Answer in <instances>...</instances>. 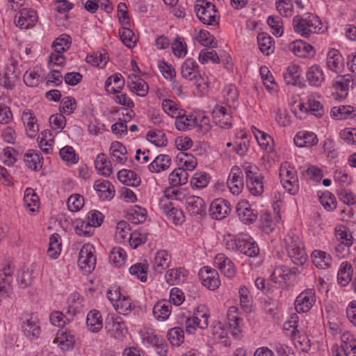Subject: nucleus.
Instances as JSON below:
<instances>
[{"instance_id":"obj_19","label":"nucleus","mask_w":356,"mask_h":356,"mask_svg":"<svg viewBox=\"0 0 356 356\" xmlns=\"http://www.w3.org/2000/svg\"><path fill=\"white\" fill-rule=\"evenodd\" d=\"M289 49L296 56L302 58L312 57L315 51L312 45L302 40H296L289 44Z\"/></svg>"},{"instance_id":"obj_4","label":"nucleus","mask_w":356,"mask_h":356,"mask_svg":"<svg viewBox=\"0 0 356 356\" xmlns=\"http://www.w3.org/2000/svg\"><path fill=\"white\" fill-rule=\"evenodd\" d=\"M78 264L81 268L90 273L95 267L96 257L94 255V247L90 244H85L82 246L79 255Z\"/></svg>"},{"instance_id":"obj_13","label":"nucleus","mask_w":356,"mask_h":356,"mask_svg":"<svg viewBox=\"0 0 356 356\" xmlns=\"http://www.w3.org/2000/svg\"><path fill=\"white\" fill-rule=\"evenodd\" d=\"M214 265L229 278H232L236 275V271L234 263L224 254L220 253L215 257Z\"/></svg>"},{"instance_id":"obj_31","label":"nucleus","mask_w":356,"mask_h":356,"mask_svg":"<svg viewBox=\"0 0 356 356\" xmlns=\"http://www.w3.org/2000/svg\"><path fill=\"white\" fill-rule=\"evenodd\" d=\"M342 348L346 356H356V340L354 336L347 332L341 335Z\"/></svg>"},{"instance_id":"obj_52","label":"nucleus","mask_w":356,"mask_h":356,"mask_svg":"<svg viewBox=\"0 0 356 356\" xmlns=\"http://www.w3.org/2000/svg\"><path fill=\"white\" fill-rule=\"evenodd\" d=\"M17 79V76L15 74L14 70L8 68L7 72L2 76H0V84L6 89L11 90L13 88Z\"/></svg>"},{"instance_id":"obj_36","label":"nucleus","mask_w":356,"mask_h":356,"mask_svg":"<svg viewBox=\"0 0 356 356\" xmlns=\"http://www.w3.org/2000/svg\"><path fill=\"white\" fill-rule=\"evenodd\" d=\"M284 79L287 85L300 86L301 81L299 66L293 65L288 67L286 72L284 74Z\"/></svg>"},{"instance_id":"obj_46","label":"nucleus","mask_w":356,"mask_h":356,"mask_svg":"<svg viewBox=\"0 0 356 356\" xmlns=\"http://www.w3.org/2000/svg\"><path fill=\"white\" fill-rule=\"evenodd\" d=\"M319 201L322 206L328 211H333L337 207V201L334 195L329 191H325L318 195Z\"/></svg>"},{"instance_id":"obj_41","label":"nucleus","mask_w":356,"mask_h":356,"mask_svg":"<svg viewBox=\"0 0 356 356\" xmlns=\"http://www.w3.org/2000/svg\"><path fill=\"white\" fill-rule=\"evenodd\" d=\"M95 168L101 172V174L104 177H109L112 173V168L106 157V155L101 153L97 155L96 160L95 161Z\"/></svg>"},{"instance_id":"obj_7","label":"nucleus","mask_w":356,"mask_h":356,"mask_svg":"<svg viewBox=\"0 0 356 356\" xmlns=\"http://www.w3.org/2000/svg\"><path fill=\"white\" fill-rule=\"evenodd\" d=\"M335 236L337 241L339 243L334 246V250L337 253L343 254L346 248H349L353 244V236L349 232L347 227L339 225L335 229Z\"/></svg>"},{"instance_id":"obj_26","label":"nucleus","mask_w":356,"mask_h":356,"mask_svg":"<svg viewBox=\"0 0 356 356\" xmlns=\"http://www.w3.org/2000/svg\"><path fill=\"white\" fill-rule=\"evenodd\" d=\"M294 143L300 147H311L317 144L318 138L313 132H299L294 138Z\"/></svg>"},{"instance_id":"obj_58","label":"nucleus","mask_w":356,"mask_h":356,"mask_svg":"<svg viewBox=\"0 0 356 356\" xmlns=\"http://www.w3.org/2000/svg\"><path fill=\"white\" fill-rule=\"evenodd\" d=\"M108 60V58L107 53L105 52L104 50L103 53L97 51L92 55L87 56L86 57V62L94 66H98L100 64H103L104 65L107 63Z\"/></svg>"},{"instance_id":"obj_22","label":"nucleus","mask_w":356,"mask_h":356,"mask_svg":"<svg viewBox=\"0 0 356 356\" xmlns=\"http://www.w3.org/2000/svg\"><path fill=\"white\" fill-rule=\"evenodd\" d=\"M195 316L191 318L190 317H186L185 320V327L186 330L189 334H193L195 332L196 327H199L200 329H205L208 327V318L209 315L207 313H203L200 316L202 318H204V320L201 322L200 320V316L198 314H195Z\"/></svg>"},{"instance_id":"obj_2","label":"nucleus","mask_w":356,"mask_h":356,"mask_svg":"<svg viewBox=\"0 0 356 356\" xmlns=\"http://www.w3.org/2000/svg\"><path fill=\"white\" fill-rule=\"evenodd\" d=\"M293 25L296 33L305 38H308L312 33L321 30V21L317 16L309 15L308 19H304L300 15L293 17Z\"/></svg>"},{"instance_id":"obj_55","label":"nucleus","mask_w":356,"mask_h":356,"mask_svg":"<svg viewBox=\"0 0 356 356\" xmlns=\"http://www.w3.org/2000/svg\"><path fill=\"white\" fill-rule=\"evenodd\" d=\"M24 161L29 169L33 170H38V166L40 164L39 154L31 149L25 154Z\"/></svg>"},{"instance_id":"obj_35","label":"nucleus","mask_w":356,"mask_h":356,"mask_svg":"<svg viewBox=\"0 0 356 356\" xmlns=\"http://www.w3.org/2000/svg\"><path fill=\"white\" fill-rule=\"evenodd\" d=\"M197 123V119L194 118L193 115H186V111L184 113L177 117L175 120V126L179 131H186L191 129L196 125Z\"/></svg>"},{"instance_id":"obj_28","label":"nucleus","mask_w":356,"mask_h":356,"mask_svg":"<svg viewBox=\"0 0 356 356\" xmlns=\"http://www.w3.org/2000/svg\"><path fill=\"white\" fill-rule=\"evenodd\" d=\"M118 179L122 184L131 186H138L141 181L135 172L127 169H122L118 172Z\"/></svg>"},{"instance_id":"obj_54","label":"nucleus","mask_w":356,"mask_h":356,"mask_svg":"<svg viewBox=\"0 0 356 356\" xmlns=\"http://www.w3.org/2000/svg\"><path fill=\"white\" fill-rule=\"evenodd\" d=\"M177 159L183 163L186 170H193L197 166V161L192 155L185 152H180L177 154Z\"/></svg>"},{"instance_id":"obj_37","label":"nucleus","mask_w":356,"mask_h":356,"mask_svg":"<svg viewBox=\"0 0 356 356\" xmlns=\"http://www.w3.org/2000/svg\"><path fill=\"white\" fill-rule=\"evenodd\" d=\"M353 270L350 264L342 263L337 274L338 282L342 286H346L352 279Z\"/></svg>"},{"instance_id":"obj_34","label":"nucleus","mask_w":356,"mask_h":356,"mask_svg":"<svg viewBox=\"0 0 356 356\" xmlns=\"http://www.w3.org/2000/svg\"><path fill=\"white\" fill-rule=\"evenodd\" d=\"M188 178V174L186 170L183 167L175 169L169 175L170 184L174 186L185 184Z\"/></svg>"},{"instance_id":"obj_3","label":"nucleus","mask_w":356,"mask_h":356,"mask_svg":"<svg viewBox=\"0 0 356 356\" xmlns=\"http://www.w3.org/2000/svg\"><path fill=\"white\" fill-rule=\"evenodd\" d=\"M196 15L201 22L207 25L218 23V11L216 6L205 0H198L194 7Z\"/></svg>"},{"instance_id":"obj_49","label":"nucleus","mask_w":356,"mask_h":356,"mask_svg":"<svg viewBox=\"0 0 356 356\" xmlns=\"http://www.w3.org/2000/svg\"><path fill=\"white\" fill-rule=\"evenodd\" d=\"M168 340L170 343L175 346H179L184 339V331L179 327L170 329L168 333Z\"/></svg>"},{"instance_id":"obj_42","label":"nucleus","mask_w":356,"mask_h":356,"mask_svg":"<svg viewBox=\"0 0 356 356\" xmlns=\"http://www.w3.org/2000/svg\"><path fill=\"white\" fill-rule=\"evenodd\" d=\"M60 235L54 233L49 238V248L47 253L51 259H56L60 255L61 243L59 241Z\"/></svg>"},{"instance_id":"obj_1","label":"nucleus","mask_w":356,"mask_h":356,"mask_svg":"<svg viewBox=\"0 0 356 356\" xmlns=\"http://www.w3.org/2000/svg\"><path fill=\"white\" fill-rule=\"evenodd\" d=\"M289 257L293 264L298 266L303 265L307 261V254L302 248L300 238L294 234H289L284 239Z\"/></svg>"},{"instance_id":"obj_24","label":"nucleus","mask_w":356,"mask_h":356,"mask_svg":"<svg viewBox=\"0 0 356 356\" xmlns=\"http://www.w3.org/2000/svg\"><path fill=\"white\" fill-rule=\"evenodd\" d=\"M197 63L193 58L186 59L181 65V73L182 76L188 80H196L197 76L201 79L197 70Z\"/></svg>"},{"instance_id":"obj_11","label":"nucleus","mask_w":356,"mask_h":356,"mask_svg":"<svg viewBox=\"0 0 356 356\" xmlns=\"http://www.w3.org/2000/svg\"><path fill=\"white\" fill-rule=\"evenodd\" d=\"M230 211V204L225 199H216L211 203L209 212L213 219L222 220Z\"/></svg>"},{"instance_id":"obj_16","label":"nucleus","mask_w":356,"mask_h":356,"mask_svg":"<svg viewBox=\"0 0 356 356\" xmlns=\"http://www.w3.org/2000/svg\"><path fill=\"white\" fill-rule=\"evenodd\" d=\"M127 87L140 97L147 95L149 90L147 83L136 75L131 74L128 76Z\"/></svg>"},{"instance_id":"obj_48","label":"nucleus","mask_w":356,"mask_h":356,"mask_svg":"<svg viewBox=\"0 0 356 356\" xmlns=\"http://www.w3.org/2000/svg\"><path fill=\"white\" fill-rule=\"evenodd\" d=\"M149 142L158 147H165L167 145L165 134L161 131H149L147 134Z\"/></svg>"},{"instance_id":"obj_21","label":"nucleus","mask_w":356,"mask_h":356,"mask_svg":"<svg viewBox=\"0 0 356 356\" xmlns=\"http://www.w3.org/2000/svg\"><path fill=\"white\" fill-rule=\"evenodd\" d=\"M93 187L99 197L104 200H111L114 196L115 191L108 180L98 179L95 181Z\"/></svg>"},{"instance_id":"obj_44","label":"nucleus","mask_w":356,"mask_h":356,"mask_svg":"<svg viewBox=\"0 0 356 356\" xmlns=\"http://www.w3.org/2000/svg\"><path fill=\"white\" fill-rule=\"evenodd\" d=\"M354 112L353 107L350 106H334L331 109L330 115L333 119L343 120L352 117Z\"/></svg>"},{"instance_id":"obj_50","label":"nucleus","mask_w":356,"mask_h":356,"mask_svg":"<svg viewBox=\"0 0 356 356\" xmlns=\"http://www.w3.org/2000/svg\"><path fill=\"white\" fill-rule=\"evenodd\" d=\"M130 227L127 222L120 221L116 226L115 238L120 242L129 239L130 235Z\"/></svg>"},{"instance_id":"obj_61","label":"nucleus","mask_w":356,"mask_h":356,"mask_svg":"<svg viewBox=\"0 0 356 356\" xmlns=\"http://www.w3.org/2000/svg\"><path fill=\"white\" fill-rule=\"evenodd\" d=\"M83 205L84 198L79 194L72 195L67 200V207L71 211H78Z\"/></svg>"},{"instance_id":"obj_10","label":"nucleus","mask_w":356,"mask_h":356,"mask_svg":"<svg viewBox=\"0 0 356 356\" xmlns=\"http://www.w3.org/2000/svg\"><path fill=\"white\" fill-rule=\"evenodd\" d=\"M236 210L240 220L244 224H251L257 218V211L253 209L247 200H243L238 202L236 205Z\"/></svg>"},{"instance_id":"obj_18","label":"nucleus","mask_w":356,"mask_h":356,"mask_svg":"<svg viewBox=\"0 0 356 356\" xmlns=\"http://www.w3.org/2000/svg\"><path fill=\"white\" fill-rule=\"evenodd\" d=\"M326 65L329 70L335 73H340L343 68V58L340 52L334 49L327 54Z\"/></svg>"},{"instance_id":"obj_23","label":"nucleus","mask_w":356,"mask_h":356,"mask_svg":"<svg viewBox=\"0 0 356 356\" xmlns=\"http://www.w3.org/2000/svg\"><path fill=\"white\" fill-rule=\"evenodd\" d=\"M171 158L167 154H159L148 165V170L152 173H159L167 170L171 165Z\"/></svg>"},{"instance_id":"obj_40","label":"nucleus","mask_w":356,"mask_h":356,"mask_svg":"<svg viewBox=\"0 0 356 356\" xmlns=\"http://www.w3.org/2000/svg\"><path fill=\"white\" fill-rule=\"evenodd\" d=\"M74 229L76 234L81 236L90 237L94 233V227L90 221L76 220L74 222Z\"/></svg>"},{"instance_id":"obj_53","label":"nucleus","mask_w":356,"mask_h":356,"mask_svg":"<svg viewBox=\"0 0 356 356\" xmlns=\"http://www.w3.org/2000/svg\"><path fill=\"white\" fill-rule=\"evenodd\" d=\"M120 38L123 44L129 48H132L136 44V40L134 38V32L125 27H122L119 31Z\"/></svg>"},{"instance_id":"obj_59","label":"nucleus","mask_w":356,"mask_h":356,"mask_svg":"<svg viewBox=\"0 0 356 356\" xmlns=\"http://www.w3.org/2000/svg\"><path fill=\"white\" fill-rule=\"evenodd\" d=\"M70 38L67 35H61L55 40L53 43V47L56 52L63 53L70 48Z\"/></svg>"},{"instance_id":"obj_62","label":"nucleus","mask_w":356,"mask_h":356,"mask_svg":"<svg viewBox=\"0 0 356 356\" xmlns=\"http://www.w3.org/2000/svg\"><path fill=\"white\" fill-rule=\"evenodd\" d=\"M115 310L120 314L127 315L131 309V303L129 298L122 296L117 302L113 303Z\"/></svg>"},{"instance_id":"obj_15","label":"nucleus","mask_w":356,"mask_h":356,"mask_svg":"<svg viewBox=\"0 0 356 356\" xmlns=\"http://www.w3.org/2000/svg\"><path fill=\"white\" fill-rule=\"evenodd\" d=\"M186 208L188 213L194 216H202L206 213L203 200L198 196L191 195L186 198Z\"/></svg>"},{"instance_id":"obj_27","label":"nucleus","mask_w":356,"mask_h":356,"mask_svg":"<svg viewBox=\"0 0 356 356\" xmlns=\"http://www.w3.org/2000/svg\"><path fill=\"white\" fill-rule=\"evenodd\" d=\"M307 79L310 85L320 86L325 80L323 70L317 65H312L307 72Z\"/></svg>"},{"instance_id":"obj_60","label":"nucleus","mask_w":356,"mask_h":356,"mask_svg":"<svg viewBox=\"0 0 356 356\" xmlns=\"http://www.w3.org/2000/svg\"><path fill=\"white\" fill-rule=\"evenodd\" d=\"M276 8L279 13L284 17L292 15L293 4L291 0H278L276 1Z\"/></svg>"},{"instance_id":"obj_9","label":"nucleus","mask_w":356,"mask_h":356,"mask_svg":"<svg viewBox=\"0 0 356 356\" xmlns=\"http://www.w3.org/2000/svg\"><path fill=\"white\" fill-rule=\"evenodd\" d=\"M316 302L315 292L313 289H307L298 295L295 301V308L298 313L308 312Z\"/></svg>"},{"instance_id":"obj_20","label":"nucleus","mask_w":356,"mask_h":356,"mask_svg":"<svg viewBox=\"0 0 356 356\" xmlns=\"http://www.w3.org/2000/svg\"><path fill=\"white\" fill-rule=\"evenodd\" d=\"M238 243H239L238 251L248 257H257L259 252L258 245L249 236L241 238Z\"/></svg>"},{"instance_id":"obj_29","label":"nucleus","mask_w":356,"mask_h":356,"mask_svg":"<svg viewBox=\"0 0 356 356\" xmlns=\"http://www.w3.org/2000/svg\"><path fill=\"white\" fill-rule=\"evenodd\" d=\"M171 257L166 250H160L155 255L153 264L154 270L161 273L163 270L169 266Z\"/></svg>"},{"instance_id":"obj_17","label":"nucleus","mask_w":356,"mask_h":356,"mask_svg":"<svg viewBox=\"0 0 356 356\" xmlns=\"http://www.w3.org/2000/svg\"><path fill=\"white\" fill-rule=\"evenodd\" d=\"M212 115L216 125L223 129H229L232 127V116L227 112L225 107L216 106L213 111Z\"/></svg>"},{"instance_id":"obj_51","label":"nucleus","mask_w":356,"mask_h":356,"mask_svg":"<svg viewBox=\"0 0 356 356\" xmlns=\"http://www.w3.org/2000/svg\"><path fill=\"white\" fill-rule=\"evenodd\" d=\"M185 275L181 268L171 269L165 274L166 282L170 285H176L184 281Z\"/></svg>"},{"instance_id":"obj_39","label":"nucleus","mask_w":356,"mask_h":356,"mask_svg":"<svg viewBox=\"0 0 356 356\" xmlns=\"http://www.w3.org/2000/svg\"><path fill=\"white\" fill-rule=\"evenodd\" d=\"M147 211L145 209L134 206L130 209L127 214V219L133 224H139L143 222L146 220Z\"/></svg>"},{"instance_id":"obj_38","label":"nucleus","mask_w":356,"mask_h":356,"mask_svg":"<svg viewBox=\"0 0 356 356\" xmlns=\"http://www.w3.org/2000/svg\"><path fill=\"white\" fill-rule=\"evenodd\" d=\"M109 151L117 162L123 164L127 161V158L125 156L127 152V149L121 143L118 141L112 143Z\"/></svg>"},{"instance_id":"obj_6","label":"nucleus","mask_w":356,"mask_h":356,"mask_svg":"<svg viewBox=\"0 0 356 356\" xmlns=\"http://www.w3.org/2000/svg\"><path fill=\"white\" fill-rule=\"evenodd\" d=\"M202 284L211 290H215L220 285L218 272L209 266L202 268L198 273Z\"/></svg>"},{"instance_id":"obj_64","label":"nucleus","mask_w":356,"mask_h":356,"mask_svg":"<svg viewBox=\"0 0 356 356\" xmlns=\"http://www.w3.org/2000/svg\"><path fill=\"white\" fill-rule=\"evenodd\" d=\"M76 107V102L74 98L65 97L62 99L60 105V111L70 115Z\"/></svg>"},{"instance_id":"obj_45","label":"nucleus","mask_w":356,"mask_h":356,"mask_svg":"<svg viewBox=\"0 0 356 356\" xmlns=\"http://www.w3.org/2000/svg\"><path fill=\"white\" fill-rule=\"evenodd\" d=\"M148 234V232L142 228L134 231L129 238L130 245L134 248H136L138 245L145 243L147 241Z\"/></svg>"},{"instance_id":"obj_5","label":"nucleus","mask_w":356,"mask_h":356,"mask_svg":"<svg viewBox=\"0 0 356 356\" xmlns=\"http://www.w3.org/2000/svg\"><path fill=\"white\" fill-rule=\"evenodd\" d=\"M105 329L111 337L122 341L127 333L124 323L120 316L111 317L106 320Z\"/></svg>"},{"instance_id":"obj_25","label":"nucleus","mask_w":356,"mask_h":356,"mask_svg":"<svg viewBox=\"0 0 356 356\" xmlns=\"http://www.w3.org/2000/svg\"><path fill=\"white\" fill-rule=\"evenodd\" d=\"M172 305L170 302L165 300L158 301L153 307L154 316L161 321L166 320L171 312Z\"/></svg>"},{"instance_id":"obj_63","label":"nucleus","mask_w":356,"mask_h":356,"mask_svg":"<svg viewBox=\"0 0 356 356\" xmlns=\"http://www.w3.org/2000/svg\"><path fill=\"white\" fill-rule=\"evenodd\" d=\"M209 177L206 173H195L191 180V184L193 188H204L209 184Z\"/></svg>"},{"instance_id":"obj_14","label":"nucleus","mask_w":356,"mask_h":356,"mask_svg":"<svg viewBox=\"0 0 356 356\" xmlns=\"http://www.w3.org/2000/svg\"><path fill=\"white\" fill-rule=\"evenodd\" d=\"M350 83L353 86L354 81L352 75L346 74L341 76L339 79L336 81L333 85V88L335 91L332 92V94L334 96V98H345L348 95Z\"/></svg>"},{"instance_id":"obj_30","label":"nucleus","mask_w":356,"mask_h":356,"mask_svg":"<svg viewBox=\"0 0 356 356\" xmlns=\"http://www.w3.org/2000/svg\"><path fill=\"white\" fill-rule=\"evenodd\" d=\"M86 324L90 331L98 332L102 328V318L100 312L95 309L90 311L87 315Z\"/></svg>"},{"instance_id":"obj_57","label":"nucleus","mask_w":356,"mask_h":356,"mask_svg":"<svg viewBox=\"0 0 356 356\" xmlns=\"http://www.w3.org/2000/svg\"><path fill=\"white\" fill-rule=\"evenodd\" d=\"M129 273L132 275H135L141 282L147 280V266L142 263H137L129 268Z\"/></svg>"},{"instance_id":"obj_8","label":"nucleus","mask_w":356,"mask_h":356,"mask_svg":"<svg viewBox=\"0 0 356 356\" xmlns=\"http://www.w3.org/2000/svg\"><path fill=\"white\" fill-rule=\"evenodd\" d=\"M36 12L33 9L24 8L15 16V23L22 29H28L33 26L38 21Z\"/></svg>"},{"instance_id":"obj_43","label":"nucleus","mask_w":356,"mask_h":356,"mask_svg":"<svg viewBox=\"0 0 356 356\" xmlns=\"http://www.w3.org/2000/svg\"><path fill=\"white\" fill-rule=\"evenodd\" d=\"M127 257L126 252L120 247L113 248L109 254V261L116 267H120L124 264Z\"/></svg>"},{"instance_id":"obj_32","label":"nucleus","mask_w":356,"mask_h":356,"mask_svg":"<svg viewBox=\"0 0 356 356\" xmlns=\"http://www.w3.org/2000/svg\"><path fill=\"white\" fill-rule=\"evenodd\" d=\"M312 262L318 268H328L332 261V258L330 254L325 252L315 250L312 254Z\"/></svg>"},{"instance_id":"obj_12","label":"nucleus","mask_w":356,"mask_h":356,"mask_svg":"<svg viewBox=\"0 0 356 356\" xmlns=\"http://www.w3.org/2000/svg\"><path fill=\"white\" fill-rule=\"evenodd\" d=\"M227 184L232 194L238 195L240 193L244 184L243 172L239 167L233 166L232 168Z\"/></svg>"},{"instance_id":"obj_56","label":"nucleus","mask_w":356,"mask_h":356,"mask_svg":"<svg viewBox=\"0 0 356 356\" xmlns=\"http://www.w3.org/2000/svg\"><path fill=\"white\" fill-rule=\"evenodd\" d=\"M292 273V269L286 266H280L275 268L270 277L271 280L274 282H278V278H282L283 280H288L289 276Z\"/></svg>"},{"instance_id":"obj_33","label":"nucleus","mask_w":356,"mask_h":356,"mask_svg":"<svg viewBox=\"0 0 356 356\" xmlns=\"http://www.w3.org/2000/svg\"><path fill=\"white\" fill-rule=\"evenodd\" d=\"M257 41L259 49L266 55H269L274 51V41L272 37L266 33H260L257 35Z\"/></svg>"},{"instance_id":"obj_47","label":"nucleus","mask_w":356,"mask_h":356,"mask_svg":"<svg viewBox=\"0 0 356 356\" xmlns=\"http://www.w3.org/2000/svg\"><path fill=\"white\" fill-rule=\"evenodd\" d=\"M162 107L164 111L173 118L179 117L184 113L185 110L179 108L178 105L172 100L165 99L162 102Z\"/></svg>"}]
</instances>
